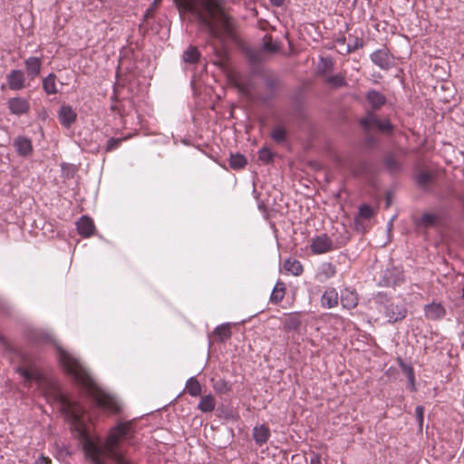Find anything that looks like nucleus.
Returning <instances> with one entry per match:
<instances>
[{"label": "nucleus", "instance_id": "obj_47", "mask_svg": "<svg viewBox=\"0 0 464 464\" xmlns=\"http://www.w3.org/2000/svg\"><path fill=\"white\" fill-rule=\"evenodd\" d=\"M290 266H291V263H290V257H287L285 259L284 261V269L286 271V272H290Z\"/></svg>", "mask_w": 464, "mask_h": 464}, {"label": "nucleus", "instance_id": "obj_49", "mask_svg": "<svg viewBox=\"0 0 464 464\" xmlns=\"http://www.w3.org/2000/svg\"><path fill=\"white\" fill-rule=\"evenodd\" d=\"M249 57L253 62H258L260 60V54L257 53H251Z\"/></svg>", "mask_w": 464, "mask_h": 464}, {"label": "nucleus", "instance_id": "obj_32", "mask_svg": "<svg viewBox=\"0 0 464 464\" xmlns=\"http://www.w3.org/2000/svg\"><path fill=\"white\" fill-rule=\"evenodd\" d=\"M261 50L266 53H276L278 52L279 46L276 42L273 41V38L271 36L265 35V37L263 38Z\"/></svg>", "mask_w": 464, "mask_h": 464}, {"label": "nucleus", "instance_id": "obj_11", "mask_svg": "<svg viewBox=\"0 0 464 464\" xmlns=\"http://www.w3.org/2000/svg\"><path fill=\"white\" fill-rule=\"evenodd\" d=\"M43 60L41 57L30 56L24 60L25 74L29 80H35L41 73Z\"/></svg>", "mask_w": 464, "mask_h": 464}, {"label": "nucleus", "instance_id": "obj_52", "mask_svg": "<svg viewBox=\"0 0 464 464\" xmlns=\"http://www.w3.org/2000/svg\"><path fill=\"white\" fill-rule=\"evenodd\" d=\"M150 14H151V10L150 9H147L146 14H145V17L146 18L149 17L150 15Z\"/></svg>", "mask_w": 464, "mask_h": 464}, {"label": "nucleus", "instance_id": "obj_27", "mask_svg": "<svg viewBox=\"0 0 464 464\" xmlns=\"http://www.w3.org/2000/svg\"><path fill=\"white\" fill-rule=\"evenodd\" d=\"M213 334L218 338V341L223 343L226 342L231 336V330L229 324H222L218 325L213 332Z\"/></svg>", "mask_w": 464, "mask_h": 464}, {"label": "nucleus", "instance_id": "obj_25", "mask_svg": "<svg viewBox=\"0 0 464 464\" xmlns=\"http://www.w3.org/2000/svg\"><path fill=\"white\" fill-rule=\"evenodd\" d=\"M216 407V400L215 397L211 394L205 395L201 397L200 401L198 405V410L202 412H211L214 411Z\"/></svg>", "mask_w": 464, "mask_h": 464}, {"label": "nucleus", "instance_id": "obj_39", "mask_svg": "<svg viewBox=\"0 0 464 464\" xmlns=\"http://www.w3.org/2000/svg\"><path fill=\"white\" fill-rule=\"evenodd\" d=\"M122 141V139L120 138H111L107 140L106 146H105V151L110 152L119 148Z\"/></svg>", "mask_w": 464, "mask_h": 464}, {"label": "nucleus", "instance_id": "obj_18", "mask_svg": "<svg viewBox=\"0 0 464 464\" xmlns=\"http://www.w3.org/2000/svg\"><path fill=\"white\" fill-rule=\"evenodd\" d=\"M76 227L79 234L85 237L92 236L95 229L92 219L87 216H82L76 222Z\"/></svg>", "mask_w": 464, "mask_h": 464}, {"label": "nucleus", "instance_id": "obj_33", "mask_svg": "<svg viewBox=\"0 0 464 464\" xmlns=\"http://www.w3.org/2000/svg\"><path fill=\"white\" fill-rule=\"evenodd\" d=\"M277 85H278V82L276 78L274 77H267L266 79V89L269 91V94L267 96H262L260 97V99L264 102H267L275 94L276 89H277Z\"/></svg>", "mask_w": 464, "mask_h": 464}, {"label": "nucleus", "instance_id": "obj_3", "mask_svg": "<svg viewBox=\"0 0 464 464\" xmlns=\"http://www.w3.org/2000/svg\"><path fill=\"white\" fill-rule=\"evenodd\" d=\"M197 20L213 36L218 34L219 26L227 29L229 24L228 16L216 0H200L198 2Z\"/></svg>", "mask_w": 464, "mask_h": 464}, {"label": "nucleus", "instance_id": "obj_5", "mask_svg": "<svg viewBox=\"0 0 464 464\" xmlns=\"http://www.w3.org/2000/svg\"><path fill=\"white\" fill-rule=\"evenodd\" d=\"M310 248L313 254L322 255L334 249V240L326 234H321L311 238Z\"/></svg>", "mask_w": 464, "mask_h": 464}, {"label": "nucleus", "instance_id": "obj_17", "mask_svg": "<svg viewBox=\"0 0 464 464\" xmlns=\"http://www.w3.org/2000/svg\"><path fill=\"white\" fill-rule=\"evenodd\" d=\"M336 275V267L330 262L323 263L315 275V278L320 283H324Z\"/></svg>", "mask_w": 464, "mask_h": 464}, {"label": "nucleus", "instance_id": "obj_42", "mask_svg": "<svg viewBox=\"0 0 464 464\" xmlns=\"http://www.w3.org/2000/svg\"><path fill=\"white\" fill-rule=\"evenodd\" d=\"M415 414L416 418L420 426V429H422L423 420H424V407L421 405H419L415 409Z\"/></svg>", "mask_w": 464, "mask_h": 464}, {"label": "nucleus", "instance_id": "obj_6", "mask_svg": "<svg viewBox=\"0 0 464 464\" xmlns=\"http://www.w3.org/2000/svg\"><path fill=\"white\" fill-rule=\"evenodd\" d=\"M5 80L11 91H21L26 87V74L23 70L13 69L6 75Z\"/></svg>", "mask_w": 464, "mask_h": 464}, {"label": "nucleus", "instance_id": "obj_29", "mask_svg": "<svg viewBox=\"0 0 464 464\" xmlns=\"http://www.w3.org/2000/svg\"><path fill=\"white\" fill-rule=\"evenodd\" d=\"M399 365H400L401 371L403 372V373L408 378V381H409V382L411 384V390L412 392H415L416 391V387H415V374H414L413 368L411 365H409L406 362H404L402 360L399 361Z\"/></svg>", "mask_w": 464, "mask_h": 464}, {"label": "nucleus", "instance_id": "obj_20", "mask_svg": "<svg viewBox=\"0 0 464 464\" xmlns=\"http://www.w3.org/2000/svg\"><path fill=\"white\" fill-rule=\"evenodd\" d=\"M338 293L334 288H329L324 291L321 297V304L324 308H334L338 304Z\"/></svg>", "mask_w": 464, "mask_h": 464}, {"label": "nucleus", "instance_id": "obj_45", "mask_svg": "<svg viewBox=\"0 0 464 464\" xmlns=\"http://www.w3.org/2000/svg\"><path fill=\"white\" fill-rule=\"evenodd\" d=\"M34 464H52V460L49 457H45L44 454H41L35 459Z\"/></svg>", "mask_w": 464, "mask_h": 464}, {"label": "nucleus", "instance_id": "obj_21", "mask_svg": "<svg viewBox=\"0 0 464 464\" xmlns=\"http://www.w3.org/2000/svg\"><path fill=\"white\" fill-rule=\"evenodd\" d=\"M278 157L269 147L264 146L257 151V160L263 165L271 164Z\"/></svg>", "mask_w": 464, "mask_h": 464}, {"label": "nucleus", "instance_id": "obj_31", "mask_svg": "<svg viewBox=\"0 0 464 464\" xmlns=\"http://www.w3.org/2000/svg\"><path fill=\"white\" fill-rule=\"evenodd\" d=\"M186 389L190 396H198L201 392V385L195 377H190L187 381Z\"/></svg>", "mask_w": 464, "mask_h": 464}, {"label": "nucleus", "instance_id": "obj_54", "mask_svg": "<svg viewBox=\"0 0 464 464\" xmlns=\"http://www.w3.org/2000/svg\"><path fill=\"white\" fill-rule=\"evenodd\" d=\"M0 343H4V338H3V336L1 334H0Z\"/></svg>", "mask_w": 464, "mask_h": 464}, {"label": "nucleus", "instance_id": "obj_19", "mask_svg": "<svg viewBox=\"0 0 464 464\" xmlns=\"http://www.w3.org/2000/svg\"><path fill=\"white\" fill-rule=\"evenodd\" d=\"M270 438L269 429L264 425H256L253 429V439L258 446L266 444Z\"/></svg>", "mask_w": 464, "mask_h": 464}, {"label": "nucleus", "instance_id": "obj_10", "mask_svg": "<svg viewBox=\"0 0 464 464\" xmlns=\"http://www.w3.org/2000/svg\"><path fill=\"white\" fill-rule=\"evenodd\" d=\"M57 115L60 123L66 129L71 128L77 119V113L69 104H62Z\"/></svg>", "mask_w": 464, "mask_h": 464}, {"label": "nucleus", "instance_id": "obj_35", "mask_svg": "<svg viewBox=\"0 0 464 464\" xmlns=\"http://www.w3.org/2000/svg\"><path fill=\"white\" fill-rule=\"evenodd\" d=\"M326 82L330 85H332L335 88H339V87H343V86L346 85V81L344 79V76H343L342 74H336V75L330 76L327 78Z\"/></svg>", "mask_w": 464, "mask_h": 464}, {"label": "nucleus", "instance_id": "obj_28", "mask_svg": "<svg viewBox=\"0 0 464 464\" xmlns=\"http://www.w3.org/2000/svg\"><path fill=\"white\" fill-rule=\"evenodd\" d=\"M183 61L187 63H196L200 58V53L196 46H189L183 53Z\"/></svg>", "mask_w": 464, "mask_h": 464}, {"label": "nucleus", "instance_id": "obj_7", "mask_svg": "<svg viewBox=\"0 0 464 464\" xmlns=\"http://www.w3.org/2000/svg\"><path fill=\"white\" fill-rule=\"evenodd\" d=\"M7 108L12 115L22 116L30 111V102L27 98L16 96L7 101Z\"/></svg>", "mask_w": 464, "mask_h": 464}, {"label": "nucleus", "instance_id": "obj_48", "mask_svg": "<svg viewBox=\"0 0 464 464\" xmlns=\"http://www.w3.org/2000/svg\"><path fill=\"white\" fill-rule=\"evenodd\" d=\"M321 61L324 63L325 68H331L333 66L332 61L328 58H322Z\"/></svg>", "mask_w": 464, "mask_h": 464}, {"label": "nucleus", "instance_id": "obj_37", "mask_svg": "<svg viewBox=\"0 0 464 464\" xmlns=\"http://www.w3.org/2000/svg\"><path fill=\"white\" fill-rule=\"evenodd\" d=\"M236 86L241 94H243L248 98L252 97L253 89L249 82H237L236 83Z\"/></svg>", "mask_w": 464, "mask_h": 464}, {"label": "nucleus", "instance_id": "obj_24", "mask_svg": "<svg viewBox=\"0 0 464 464\" xmlns=\"http://www.w3.org/2000/svg\"><path fill=\"white\" fill-rule=\"evenodd\" d=\"M270 136L276 144H282L287 140V130L282 125H276L273 127Z\"/></svg>", "mask_w": 464, "mask_h": 464}, {"label": "nucleus", "instance_id": "obj_50", "mask_svg": "<svg viewBox=\"0 0 464 464\" xmlns=\"http://www.w3.org/2000/svg\"><path fill=\"white\" fill-rule=\"evenodd\" d=\"M285 0H270V3L274 5V6H281L283 5Z\"/></svg>", "mask_w": 464, "mask_h": 464}, {"label": "nucleus", "instance_id": "obj_41", "mask_svg": "<svg viewBox=\"0 0 464 464\" xmlns=\"http://www.w3.org/2000/svg\"><path fill=\"white\" fill-rule=\"evenodd\" d=\"M34 339L36 342H43V343H54L53 336L50 334L45 333H37L35 334Z\"/></svg>", "mask_w": 464, "mask_h": 464}, {"label": "nucleus", "instance_id": "obj_13", "mask_svg": "<svg viewBox=\"0 0 464 464\" xmlns=\"http://www.w3.org/2000/svg\"><path fill=\"white\" fill-rule=\"evenodd\" d=\"M371 60L374 64L382 70H388L392 67V63L388 51L379 49L371 54Z\"/></svg>", "mask_w": 464, "mask_h": 464}, {"label": "nucleus", "instance_id": "obj_1", "mask_svg": "<svg viewBox=\"0 0 464 464\" xmlns=\"http://www.w3.org/2000/svg\"><path fill=\"white\" fill-rule=\"evenodd\" d=\"M63 406L71 423V428L81 439L85 456L91 459L92 464H105L102 459L104 453L117 464H131L126 458L127 451L122 449V444L126 443L134 447L140 442L136 436L133 420H119L111 427L102 446L100 440L93 439L90 434L85 420L86 411L83 406L68 398L63 399Z\"/></svg>", "mask_w": 464, "mask_h": 464}, {"label": "nucleus", "instance_id": "obj_12", "mask_svg": "<svg viewBox=\"0 0 464 464\" xmlns=\"http://www.w3.org/2000/svg\"><path fill=\"white\" fill-rule=\"evenodd\" d=\"M16 372L24 378L26 386L33 382L40 385L44 380L43 374L37 369H27L19 366L16 368Z\"/></svg>", "mask_w": 464, "mask_h": 464}, {"label": "nucleus", "instance_id": "obj_16", "mask_svg": "<svg viewBox=\"0 0 464 464\" xmlns=\"http://www.w3.org/2000/svg\"><path fill=\"white\" fill-rule=\"evenodd\" d=\"M341 304L345 309H353L358 304V295L355 290L344 288L341 292Z\"/></svg>", "mask_w": 464, "mask_h": 464}, {"label": "nucleus", "instance_id": "obj_22", "mask_svg": "<svg viewBox=\"0 0 464 464\" xmlns=\"http://www.w3.org/2000/svg\"><path fill=\"white\" fill-rule=\"evenodd\" d=\"M57 76L53 72H50L43 79V90L48 95L56 94L59 92L56 87Z\"/></svg>", "mask_w": 464, "mask_h": 464}, {"label": "nucleus", "instance_id": "obj_51", "mask_svg": "<svg viewBox=\"0 0 464 464\" xmlns=\"http://www.w3.org/2000/svg\"><path fill=\"white\" fill-rule=\"evenodd\" d=\"M292 328H295L298 325V323L296 322L295 318L292 317Z\"/></svg>", "mask_w": 464, "mask_h": 464}, {"label": "nucleus", "instance_id": "obj_4", "mask_svg": "<svg viewBox=\"0 0 464 464\" xmlns=\"http://www.w3.org/2000/svg\"><path fill=\"white\" fill-rule=\"evenodd\" d=\"M361 125L367 130L376 129L387 133L392 130L390 121H381L373 111L367 112L366 116L361 120Z\"/></svg>", "mask_w": 464, "mask_h": 464}, {"label": "nucleus", "instance_id": "obj_40", "mask_svg": "<svg viewBox=\"0 0 464 464\" xmlns=\"http://www.w3.org/2000/svg\"><path fill=\"white\" fill-rule=\"evenodd\" d=\"M373 214V209L368 205H362L359 209L360 217L364 219H370Z\"/></svg>", "mask_w": 464, "mask_h": 464}, {"label": "nucleus", "instance_id": "obj_15", "mask_svg": "<svg viewBox=\"0 0 464 464\" xmlns=\"http://www.w3.org/2000/svg\"><path fill=\"white\" fill-rule=\"evenodd\" d=\"M365 99L373 111L380 110L387 101L385 95L376 90H369L365 94Z\"/></svg>", "mask_w": 464, "mask_h": 464}, {"label": "nucleus", "instance_id": "obj_53", "mask_svg": "<svg viewBox=\"0 0 464 464\" xmlns=\"http://www.w3.org/2000/svg\"><path fill=\"white\" fill-rule=\"evenodd\" d=\"M288 34H289L288 32H286L285 38H286L288 44H290V38H289Z\"/></svg>", "mask_w": 464, "mask_h": 464}, {"label": "nucleus", "instance_id": "obj_55", "mask_svg": "<svg viewBox=\"0 0 464 464\" xmlns=\"http://www.w3.org/2000/svg\"><path fill=\"white\" fill-rule=\"evenodd\" d=\"M463 298H464V288H463Z\"/></svg>", "mask_w": 464, "mask_h": 464}, {"label": "nucleus", "instance_id": "obj_30", "mask_svg": "<svg viewBox=\"0 0 464 464\" xmlns=\"http://www.w3.org/2000/svg\"><path fill=\"white\" fill-rule=\"evenodd\" d=\"M247 163L246 157L240 153L230 154L229 166L235 170L243 169Z\"/></svg>", "mask_w": 464, "mask_h": 464}, {"label": "nucleus", "instance_id": "obj_43", "mask_svg": "<svg viewBox=\"0 0 464 464\" xmlns=\"http://www.w3.org/2000/svg\"><path fill=\"white\" fill-rule=\"evenodd\" d=\"M304 271L303 266L299 261L292 262V275L300 276Z\"/></svg>", "mask_w": 464, "mask_h": 464}, {"label": "nucleus", "instance_id": "obj_46", "mask_svg": "<svg viewBox=\"0 0 464 464\" xmlns=\"http://www.w3.org/2000/svg\"><path fill=\"white\" fill-rule=\"evenodd\" d=\"M309 464H321L320 457L316 454H313Z\"/></svg>", "mask_w": 464, "mask_h": 464}, {"label": "nucleus", "instance_id": "obj_34", "mask_svg": "<svg viewBox=\"0 0 464 464\" xmlns=\"http://www.w3.org/2000/svg\"><path fill=\"white\" fill-rule=\"evenodd\" d=\"M285 285L281 282H277L274 286V289L270 295V301L274 304H277L284 297Z\"/></svg>", "mask_w": 464, "mask_h": 464}, {"label": "nucleus", "instance_id": "obj_26", "mask_svg": "<svg viewBox=\"0 0 464 464\" xmlns=\"http://www.w3.org/2000/svg\"><path fill=\"white\" fill-rule=\"evenodd\" d=\"M416 180L421 188L427 189L433 183L434 177L430 172L421 170L417 174Z\"/></svg>", "mask_w": 464, "mask_h": 464}, {"label": "nucleus", "instance_id": "obj_14", "mask_svg": "<svg viewBox=\"0 0 464 464\" xmlns=\"http://www.w3.org/2000/svg\"><path fill=\"white\" fill-rule=\"evenodd\" d=\"M446 309L440 303H431L424 306V315L427 319L437 321L443 318Z\"/></svg>", "mask_w": 464, "mask_h": 464}, {"label": "nucleus", "instance_id": "obj_9", "mask_svg": "<svg viewBox=\"0 0 464 464\" xmlns=\"http://www.w3.org/2000/svg\"><path fill=\"white\" fill-rule=\"evenodd\" d=\"M407 309L402 304L391 302L385 306V315L390 323H396L405 318Z\"/></svg>", "mask_w": 464, "mask_h": 464}, {"label": "nucleus", "instance_id": "obj_2", "mask_svg": "<svg viewBox=\"0 0 464 464\" xmlns=\"http://www.w3.org/2000/svg\"><path fill=\"white\" fill-rule=\"evenodd\" d=\"M54 346L59 363L88 397L92 399L98 406L111 413L121 411V405L119 399L102 390L77 357L63 349L56 343H54Z\"/></svg>", "mask_w": 464, "mask_h": 464}, {"label": "nucleus", "instance_id": "obj_36", "mask_svg": "<svg viewBox=\"0 0 464 464\" xmlns=\"http://www.w3.org/2000/svg\"><path fill=\"white\" fill-rule=\"evenodd\" d=\"M437 216L434 214L425 213L422 215L420 224L424 226L425 227H432L437 222Z\"/></svg>", "mask_w": 464, "mask_h": 464}, {"label": "nucleus", "instance_id": "obj_44", "mask_svg": "<svg viewBox=\"0 0 464 464\" xmlns=\"http://www.w3.org/2000/svg\"><path fill=\"white\" fill-rule=\"evenodd\" d=\"M214 389L218 392L225 393L229 390V387L224 381H219L215 383Z\"/></svg>", "mask_w": 464, "mask_h": 464}, {"label": "nucleus", "instance_id": "obj_23", "mask_svg": "<svg viewBox=\"0 0 464 464\" xmlns=\"http://www.w3.org/2000/svg\"><path fill=\"white\" fill-rule=\"evenodd\" d=\"M179 11L188 12L197 17L198 2L196 0H176Z\"/></svg>", "mask_w": 464, "mask_h": 464}, {"label": "nucleus", "instance_id": "obj_38", "mask_svg": "<svg viewBox=\"0 0 464 464\" xmlns=\"http://www.w3.org/2000/svg\"><path fill=\"white\" fill-rule=\"evenodd\" d=\"M386 167L392 171L395 172L400 169V163L393 156H388L385 159Z\"/></svg>", "mask_w": 464, "mask_h": 464}, {"label": "nucleus", "instance_id": "obj_8", "mask_svg": "<svg viewBox=\"0 0 464 464\" xmlns=\"http://www.w3.org/2000/svg\"><path fill=\"white\" fill-rule=\"evenodd\" d=\"M13 147L17 155L23 158L30 157L34 151L32 140L23 135H18L14 138Z\"/></svg>", "mask_w": 464, "mask_h": 464}]
</instances>
